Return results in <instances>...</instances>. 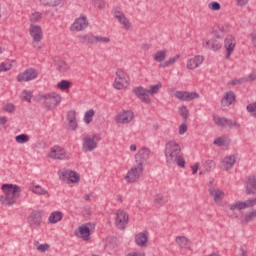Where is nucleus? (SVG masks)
I'll use <instances>...</instances> for the list:
<instances>
[{
  "label": "nucleus",
  "mask_w": 256,
  "mask_h": 256,
  "mask_svg": "<svg viewBox=\"0 0 256 256\" xmlns=\"http://www.w3.org/2000/svg\"><path fill=\"white\" fill-rule=\"evenodd\" d=\"M164 155L167 165H178L185 169V158L181 155V146L179 143L170 140L165 144Z\"/></svg>",
  "instance_id": "f257e3e1"
},
{
  "label": "nucleus",
  "mask_w": 256,
  "mask_h": 256,
  "mask_svg": "<svg viewBox=\"0 0 256 256\" xmlns=\"http://www.w3.org/2000/svg\"><path fill=\"white\" fill-rule=\"evenodd\" d=\"M1 189L4 193V195L0 196L1 205H5L6 207L15 205V203H17V199H19L21 187L14 184H3Z\"/></svg>",
  "instance_id": "f03ea898"
},
{
  "label": "nucleus",
  "mask_w": 256,
  "mask_h": 256,
  "mask_svg": "<svg viewBox=\"0 0 256 256\" xmlns=\"http://www.w3.org/2000/svg\"><path fill=\"white\" fill-rule=\"evenodd\" d=\"M163 87V84L161 82H158L155 85H150L148 88H144L143 86H138L133 89L134 95L138 97L142 103H145L146 105H151V97L150 95H157L159 93V90Z\"/></svg>",
  "instance_id": "7ed1b4c3"
},
{
  "label": "nucleus",
  "mask_w": 256,
  "mask_h": 256,
  "mask_svg": "<svg viewBox=\"0 0 256 256\" xmlns=\"http://www.w3.org/2000/svg\"><path fill=\"white\" fill-rule=\"evenodd\" d=\"M59 178L61 181L65 183H79L80 176L79 173L69 170V169H62L58 172Z\"/></svg>",
  "instance_id": "20e7f679"
},
{
  "label": "nucleus",
  "mask_w": 256,
  "mask_h": 256,
  "mask_svg": "<svg viewBox=\"0 0 256 256\" xmlns=\"http://www.w3.org/2000/svg\"><path fill=\"white\" fill-rule=\"evenodd\" d=\"M129 85V76H127V73L123 71V69H118L116 71V78L114 81V88L121 90L125 89Z\"/></svg>",
  "instance_id": "39448f33"
},
{
  "label": "nucleus",
  "mask_w": 256,
  "mask_h": 256,
  "mask_svg": "<svg viewBox=\"0 0 256 256\" xmlns=\"http://www.w3.org/2000/svg\"><path fill=\"white\" fill-rule=\"evenodd\" d=\"M42 99L44 100V104L47 109H55V107L61 103V95L56 92L44 94Z\"/></svg>",
  "instance_id": "423d86ee"
},
{
  "label": "nucleus",
  "mask_w": 256,
  "mask_h": 256,
  "mask_svg": "<svg viewBox=\"0 0 256 256\" xmlns=\"http://www.w3.org/2000/svg\"><path fill=\"white\" fill-rule=\"evenodd\" d=\"M141 175H143V166L137 164V166L132 167L127 174L125 175L124 179L127 183H135Z\"/></svg>",
  "instance_id": "0eeeda50"
},
{
  "label": "nucleus",
  "mask_w": 256,
  "mask_h": 256,
  "mask_svg": "<svg viewBox=\"0 0 256 256\" xmlns=\"http://www.w3.org/2000/svg\"><path fill=\"white\" fill-rule=\"evenodd\" d=\"M48 157H50V159L63 160V159H69V157H71V154L67 152V150L61 148V146H53L50 149Z\"/></svg>",
  "instance_id": "6e6552de"
},
{
  "label": "nucleus",
  "mask_w": 256,
  "mask_h": 256,
  "mask_svg": "<svg viewBox=\"0 0 256 256\" xmlns=\"http://www.w3.org/2000/svg\"><path fill=\"white\" fill-rule=\"evenodd\" d=\"M42 221H43V215L39 210L32 211L28 216V225L32 229H39V227H41Z\"/></svg>",
  "instance_id": "1a4fd4ad"
},
{
  "label": "nucleus",
  "mask_w": 256,
  "mask_h": 256,
  "mask_svg": "<svg viewBox=\"0 0 256 256\" xmlns=\"http://www.w3.org/2000/svg\"><path fill=\"white\" fill-rule=\"evenodd\" d=\"M113 15L120 23V25H122L123 29H125L126 31H129V29H131V22L125 17V13H123V10H121V8H114Z\"/></svg>",
  "instance_id": "9d476101"
},
{
  "label": "nucleus",
  "mask_w": 256,
  "mask_h": 256,
  "mask_svg": "<svg viewBox=\"0 0 256 256\" xmlns=\"http://www.w3.org/2000/svg\"><path fill=\"white\" fill-rule=\"evenodd\" d=\"M129 223V214L123 210H118L116 213L115 225L118 229H125Z\"/></svg>",
  "instance_id": "9b49d317"
},
{
  "label": "nucleus",
  "mask_w": 256,
  "mask_h": 256,
  "mask_svg": "<svg viewBox=\"0 0 256 256\" xmlns=\"http://www.w3.org/2000/svg\"><path fill=\"white\" fill-rule=\"evenodd\" d=\"M82 149L84 153H89L97 149V142H95V136L85 135L83 137Z\"/></svg>",
  "instance_id": "f8f14e48"
},
{
  "label": "nucleus",
  "mask_w": 256,
  "mask_h": 256,
  "mask_svg": "<svg viewBox=\"0 0 256 256\" xmlns=\"http://www.w3.org/2000/svg\"><path fill=\"white\" fill-rule=\"evenodd\" d=\"M227 207L226 213L230 219H237L239 217V213H237V211H242V209H244L241 201L228 204Z\"/></svg>",
  "instance_id": "ddd939ff"
},
{
  "label": "nucleus",
  "mask_w": 256,
  "mask_h": 256,
  "mask_svg": "<svg viewBox=\"0 0 256 256\" xmlns=\"http://www.w3.org/2000/svg\"><path fill=\"white\" fill-rule=\"evenodd\" d=\"M151 155V150L147 147H142L138 153L135 155V160L137 165L143 167V163H147L149 161V157Z\"/></svg>",
  "instance_id": "4468645a"
},
{
  "label": "nucleus",
  "mask_w": 256,
  "mask_h": 256,
  "mask_svg": "<svg viewBox=\"0 0 256 256\" xmlns=\"http://www.w3.org/2000/svg\"><path fill=\"white\" fill-rule=\"evenodd\" d=\"M37 75H39V73L37 72V70L30 68L25 70L23 73L18 74L17 79L19 81V83L21 82H27V81H33V79H37Z\"/></svg>",
  "instance_id": "2eb2a0df"
},
{
  "label": "nucleus",
  "mask_w": 256,
  "mask_h": 256,
  "mask_svg": "<svg viewBox=\"0 0 256 256\" xmlns=\"http://www.w3.org/2000/svg\"><path fill=\"white\" fill-rule=\"evenodd\" d=\"M134 117H135V114L133 113V111L125 110L123 112H120L115 117V121L116 123H122L123 125H126L127 123H131Z\"/></svg>",
  "instance_id": "dca6fc26"
},
{
  "label": "nucleus",
  "mask_w": 256,
  "mask_h": 256,
  "mask_svg": "<svg viewBox=\"0 0 256 256\" xmlns=\"http://www.w3.org/2000/svg\"><path fill=\"white\" fill-rule=\"evenodd\" d=\"M174 96L180 101H193V99H199V93L197 92L176 91Z\"/></svg>",
  "instance_id": "f3484780"
},
{
  "label": "nucleus",
  "mask_w": 256,
  "mask_h": 256,
  "mask_svg": "<svg viewBox=\"0 0 256 256\" xmlns=\"http://www.w3.org/2000/svg\"><path fill=\"white\" fill-rule=\"evenodd\" d=\"M91 227H93V224L91 223H86L80 226L78 237L83 239V241H89V239H91V234L93 233V231H91Z\"/></svg>",
  "instance_id": "a211bd4d"
},
{
  "label": "nucleus",
  "mask_w": 256,
  "mask_h": 256,
  "mask_svg": "<svg viewBox=\"0 0 256 256\" xmlns=\"http://www.w3.org/2000/svg\"><path fill=\"white\" fill-rule=\"evenodd\" d=\"M235 45H236L235 37L230 35L225 38V41H224V47L226 49L225 59H229L231 57V54L233 53V51H235Z\"/></svg>",
  "instance_id": "6ab92c4d"
},
{
  "label": "nucleus",
  "mask_w": 256,
  "mask_h": 256,
  "mask_svg": "<svg viewBox=\"0 0 256 256\" xmlns=\"http://www.w3.org/2000/svg\"><path fill=\"white\" fill-rule=\"evenodd\" d=\"M246 195H255L256 193V176H249L244 182Z\"/></svg>",
  "instance_id": "aec40b11"
},
{
  "label": "nucleus",
  "mask_w": 256,
  "mask_h": 256,
  "mask_svg": "<svg viewBox=\"0 0 256 256\" xmlns=\"http://www.w3.org/2000/svg\"><path fill=\"white\" fill-rule=\"evenodd\" d=\"M87 27H89V22L87 21V17L85 16H80L79 18H77L72 27L71 30L72 31H83V29H87Z\"/></svg>",
  "instance_id": "412c9836"
},
{
  "label": "nucleus",
  "mask_w": 256,
  "mask_h": 256,
  "mask_svg": "<svg viewBox=\"0 0 256 256\" xmlns=\"http://www.w3.org/2000/svg\"><path fill=\"white\" fill-rule=\"evenodd\" d=\"M30 35L33 38L35 43H41V39H43V30L39 25H30Z\"/></svg>",
  "instance_id": "4be33fe9"
},
{
  "label": "nucleus",
  "mask_w": 256,
  "mask_h": 256,
  "mask_svg": "<svg viewBox=\"0 0 256 256\" xmlns=\"http://www.w3.org/2000/svg\"><path fill=\"white\" fill-rule=\"evenodd\" d=\"M68 131H75L77 129V115L75 110H70L67 113Z\"/></svg>",
  "instance_id": "5701e85b"
},
{
  "label": "nucleus",
  "mask_w": 256,
  "mask_h": 256,
  "mask_svg": "<svg viewBox=\"0 0 256 256\" xmlns=\"http://www.w3.org/2000/svg\"><path fill=\"white\" fill-rule=\"evenodd\" d=\"M203 61H205V58H203V56H195L194 58H191L187 61V69H189L190 71H193L195 69H197V67H199V65L203 64Z\"/></svg>",
  "instance_id": "b1692460"
},
{
  "label": "nucleus",
  "mask_w": 256,
  "mask_h": 256,
  "mask_svg": "<svg viewBox=\"0 0 256 256\" xmlns=\"http://www.w3.org/2000/svg\"><path fill=\"white\" fill-rule=\"evenodd\" d=\"M209 194L210 197L214 199L215 203H219V201H222L223 197H225L223 190L215 187L209 188Z\"/></svg>",
  "instance_id": "393cba45"
},
{
  "label": "nucleus",
  "mask_w": 256,
  "mask_h": 256,
  "mask_svg": "<svg viewBox=\"0 0 256 256\" xmlns=\"http://www.w3.org/2000/svg\"><path fill=\"white\" fill-rule=\"evenodd\" d=\"M236 159H235V155H230L228 157H225L223 160H222V166H221V169L223 171H229V169H232L233 168V165H235L236 163Z\"/></svg>",
  "instance_id": "a878e982"
},
{
  "label": "nucleus",
  "mask_w": 256,
  "mask_h": 256,
  "mask_svg": "<svg viewBox=\"0 0 256 256\" xmlns=\"http://www.w3.org/2000/svg\"><path fill=\"white\" fill-rule=\"evenodd\" d=\"M147 235H149V232H140L135 235V243L138 247H145L147 245Z\"/></svg>",
  "instance_id": "bb28decb"
},
{
  "label": "nucleus",
  "mask_w": 256,
  "mask_h": 256,
  "mask_svg": "<svg viewBox=\"0 0 256 256\" xmlns=\"http://www.w3.org/2000/svg\"><path fill=\"white\" fill-rule=\"evenodd\" d=\"M233 101H235V92L229 91L226 92L221 100V105L223 107H229V105L233 104Z\"/></svg>",
  "instance_id": "cd10ccee"
},
{
  "label": "nucleus",
  "mask_w": 256,
  "mask_h": 256,
  "mask_svg": "<svg viewBox=\"0 0 256 256\" xmlns=\"http://www.w3.org/2000/svg\"><path fill=\"white\" fill-rule=\"evenodd\" d=\"M78 39L82 45H95V35L91 33L78 36Z\"/></svg>",
  "instance_id": "c85d7f7f"
},
{
  "label": "nucleus",
  "mask_w": 256,
  "mask_h": 256,
  "mask_svg": "<svg viewBox=\"0 0 256 256\" xmlns=\"http://www.w3.org/2000/svg\"><path fill=\"white\" fill-rule=\"evenodd\" d=\"M176 245L180 247V249H190L191 248V242H189V239L185 236H177L176 237Z\"/></svg>",
  "instance_id": "c756f323"
},
{
  "label": "nucleus",
  "mask_w": 256,
  "mask_h": 256,
  "mask_svg": "<svg viewBox=\"0 0 256 256\" xmlns=\"http://www.w3.org/2000/svg\"><path fill=\"white\" fill-rule=\"evenodd\" d=\"M213 143L218 147H229V145H231V138H229V136H220L216 138Z\"/></svg>",
  "instance_id": "7c9ffc66"
},
{
  "label": "nucleus",
  "mask_w": 256,
  "mask_h": 256,
  "mask_svg": "<svg viewBox=\"0 0 256 256\" xmlns=\"http://www.w3.org/2000/svg\"><path fill=\"white\" fill-rule=\"evenodd\" d=\"M63 219V212L61 211H55L52 212L48 218L49 223L55 224L59 223Z\"/></svg>",
  "instance_id": "2f4dec72"
},
{
  "label": "nucleus",
  "mask_w": 256,
  "mask_h": 256,
  "mask_svg": "<svg viewBox=\"0 0 256 256\" xmlns=\"http://www.w3.org/2000/svg\"><path fill=\"white\" fill-rule=\"evenodd\" d=\"M154 203L156 207H163L167 203V198L162 193H158L154 196Z\"/></svg>",
  "instance_id": "473e14b6"
},
{
  "label": "nucleus",
  "mask_w": 256,
  "mask_h": 256,
  "mask_svg": "<svg viewBox=\"0 0 256 256\" xmlns=\"http://www.w3.org/2000/svg\"><path fill=\"white\" fill-rule=\"evenodd\" d=\"M179 57H181V56L179 54H177L176 56L171 57L169 60H167L163 63H160L159 67L161 69H167V67H171V65H173L174 63H177V61L179 60Z\"/></svg>",
  "instance_id": "72a5a7b5"
},
{
  "label": "nucleus",
  "mask_w": 256,
  "mask_h": 256,
  "mask_svg": "<svg viewBox=\"0 0 256 256\" xmlns=\"http://www.w3.org/2000/svg\"><path fill=\"white\" fill-rule=\"evenodd\" d=\"M206 49H211V51H219L221 49V43L213 40H209L204 44Z\"/></svg>",
  "instance_id": "f704fd0d"
},
{
  "label": "nucleus",
  "mask_w": 256,
  "mask_h": 256,
  "mask_svg": "<svg viewBox=\"0 0 256 256\" xmlns=\"http://www.w3.org/2000/svg\"><path fill=\"white\" fill-rule=\"evenodd\" d=\"M56 67H57L59 73H67V71H69V69H71L69 64H67V62H65L63 60H59L56 64Z\"/></svg>",
  "instance_id": "c9c22d12"
},
{
  "label": "nucleus",
  "mask_w": 256,
  "mask_h": 256,
  "mask_svg": "<svg viewBox=\"0 0 256 256\" xmlns=\"http://www.w3.org/2000/svg\"><path fill=\"white\" fill-rule=\"evenodd\" d=\"M166 57H167V50H161L155 53L154 61H157V63H163Z\"/></svg>",
  "instance_id": "e433bc0d"
},
{
  "label": "nucleus",
  "mask_w": 256,
  "mask_h": 256,
  "mask_svg": "<svg viewBox=\"0 0 256 256\" xmlns=\"http://www.w3.org/2000/svg\"><path fill=\"white\" fill-rule=\"evenodd\" d=\"M30 191L36 195H47L49 193L45 188L41 187V185L31 187Z\"/></svg>",
  "instance_id": "4c0bfd02"
},
{
  "label": "nucleus",
  "mask_w": 256,
  "mask_h": 256,
  "mask_svg": "<svg viewBox=\"0 0 256 256\" xmlns=\"http://www.w3.org/2000/svg\"><path fill=\"white\" fill-rule=\"evenodd\" d=\"M95 116V110L93 109H89L84 113V123H86V125H89V123H91V121H93V117Z\"/></svg>",
  "instance_id": "58836bf2"
},
{
  "label": "nucleus",
  "mask_w": 256,
  "mask_h": 256,
  "mask_svg": "<svg viewBox=\"0 0 256 256\" xmlns=\"http://www.w3.org/2000/svg\"><path fill=\"white\" fill-rule=\"evenodd\" d=\"M42 5H49V7H57L65 0H39Z\"/></svg>",
  "instance_id": "ea45409f"
},
{
  "label": "nucleus",
  "mask_w": 256,
  "mask_h": 256,
  "mask_svg": "<svg viewBox=\"0 0 256 256\" xmlns=\"http://www.w3.org/2000/svg\"><path fill=\"white\" fill-rule=\"evenodd\" d=\"M256 218V210H253L250 213H247L244 215V218L241 220L242 225L250 223V221H253V219Z\"/></svg>",
  "instance_id": "a19ab883"
},
{
  "label": "nucleus",
  "mask_w": 256,
  "mask_h": 256,
  "mask_svg": "<svg viewBox=\"0 0 256 256\" xmlns=\"http://www.w3.org/2000/svg\"><path fill=\"white\" fill-rule=\"evenodd\" d=\"M217 164H215V161L213 160H206L203 163L204 170L207 171V173H211L215 169Z\"/></svg>",
  "instance_id": "79ce46f5"
},
{
  "label": "nucleus",
  "mask_w": 256,
  "mask_h": 256,
  "mask_svg": "<svg viewBox=\"0 0 256 256\" xmlns=\"http://www.w3.org/2000/svg\"><path fill=\"white\" fill-rule=\"evenodd\" d=\"M225 117H219L217 115H213V121L217 127H221L222 129H225Z\"/></svg>",
  "instance_id": "37998d69"
},
{
  "label": "nucleus",
  "mask_w": 256,
  "mask_h": 256,
  "mask_svg": "<svg viewBox=\"0 0 256 256\" xmlns=\"http://www.w3.org/2000/svg\"><path fill=\"white\" fill-rule=\"evenodd\" d=\"M57 87L61 91H67L71 87V82L69 80H62L57 84Z\"/></svg>",
  "instance_id": "c03bdc74"
},
{
  "label": "nucleus",
  "mask_w": 256,
  "mask_h": 256,
  "mask_svg": "<svg viewBox=\"0 0 256 256\" xmlns=\"http://www.w3.org/2000/svg\"><path fill=\"white\" fill-rule=\"evenodd\" d=\"M12 68H13V64H11V62L9 61L2 62L0 64V73L11 71Z\"/></svg>",
  "instance_id": "a18cd8bd"
},
{
  "label": "nucleus",
  "mask_w": 256,
  "mask_h": 256,
  "mask_svg": "<svg viewBox=\"0 0 256 256\" xmlns=\"http://www.w3.org/2000/svg\"><path fill=\"white\" fill-rule=\"evenodd\" d=\"M233 127H239L237 121H233L229 118H226L224 122V129H233Z\"/></svg>",
  "instance_id": "49530a36"
},
{
  "label": "nucleus",
  "mask_w": 256,
  "mask_h": 256,
  "mask_svg": "<svg viewBox=\"0 0 256 256\" xmlns=\"http://www.w3.org/2000/svg\"><path fill=\"white\" fill-rule=\"evenodd\" d=\"M249 82V79L247 77L239 78V79H233L231 80L228 85H243V83Z\"/></svg>",
  "instance_id": "de8ad7c7"
},
{
  "label": "nucleus",
  "mask_w": 256,
  "mask_h": 256,
  "mask_svg": "<svg viewBox=\"0 0 256 256\" xmlns=\"http://www.w3.org/2000/svg\"><path fill=\"white\" fill-rule=\"evenodd\" d=\"M43 15L40 12H35L30 15V21L32 23H39L41 21Z\"/></svg>",
  "instance_id": "09e8293b"
},
{
  "label": "nucleus",
  "mask_w": 256,
  "mask_h": 256,
  "mask_svg": "<svg viewBox=\"0 0 256 256\" xmlns=\"http://www.w3.org/2000/svg\"><path fill=\"white\" fill-rule=\"evenodd\" d=\"M16 143H28L29 136L27 134H20L15 137Z\"/></svg>",
  "instance_id": "8fccbe9b"
},
{
  "label": "nucleus",
  "mask_w": 256,
  "mask_h": 256,
  "mask_svg": "<svg viewBox=\"0 0 256 256\" xmlns=\"http://www.w3.org/2000/svg\"><path fill=\"white\" fill-rule=\"evenodd\" d=\"M256 205V198L248 199L242 202L243 209H247V207H255Z\"/></svg>",
  "instance_id": "3c124183"
},
{
  "label": "nucleus",
  "mask_w": 256,
  "mask_h": 256,
  "mask_svg": "<svg viewBox=\"0 0 256 256\" xmlns=\"http://www.w3.org/2000/svg\"><path fill=\"white\" fill-rule=\"evenodd\" d=\"M179 111L182 119L187 120L189 118V109H187V106H181Z\"/></svg>",
  "instance_id": "603ef678"
},
{
  "label": "nucleus",
  "mask_w": 256,
  "mask_h": 256,
  "mask_svg": "<svg viewBox=\"0 0 256 256\" xmlns=\"http://www.w3.org/2000/svg\"><path fill=\"white\" fill-rule=\"evenodd\" d=\"M95 43H111V39L109 37L94 36Z\"/></svg>",
  "instance_id": "864d4df0"
},
{
  "label": "nucleus",
  "mask_w": 256,
  "mask_h": 256,
  "mask_svg": "<svg viewBox=\"0 0 256 256\" xmlns=\"http://www.w3.org/2000/svg\"><path fill=\"white\" fill-rule=\"evenodd\" d=\"M208 9H210L211 11H220L221 10V4L219 2H210L208 4Z\"/></svg>",
  "instance_id": "5fc2aeb1"
},
{
  "label": "nucleus",
  "mask_w": 256,
  "mask_h": 256,
  "mask_svg": "<svg viewBox=\"0 0 256 256\" xmlns=\"http://www.w3.org/2000/svg\"><path fill=\"white\" fill-rule=\"evenodd\" d=\"M93 6L96 9H105V0H93Z\"/></svg>",
  "instance_id": "6e6d98bb"
},
{
  "label": "nucleus",
  "mask_w": 256,
  "mask_h": 256,
  "mask_svg": "<svg viewBox=\"0 0 256 256\" xmlns=\"http://www.w3.org/2000/svg\"><path fill=\"white\" fill-rule=\"evenodd\" d=\"M214 33L217 39H223L225 37V30L221 27L216 28Z\"/></svg>",
  "instance_id": "4d7b16f0"
},
{
  "label": "nucleus",
  "mask_w": 256,
  "mask_h": 256,
  "mask_svg": "<svg viewBox=\"0 0 256 256\" xmlns=\"http://www.w3.org/2000/svg\"><path fill=\"white\" fill-rule=\"evenodd\" d=\"M22 97L25 101H28V103H31V98L33 97V93L31 91L24 90L22 92Z\"/></svg>",
  "instance_id": "13d9d810"
},
{
  "label": "nucleus",
  "mask_w": 256,
  "mask_h": 256,
  "mask_svg": "<svg viewBox=\"0 0 256 256\" xmlns=\"http://www.w3.org/2000/svg\"><path fill=\"white\" fill-rule=\"evenodd\" d=\"M246 109L248 113H251L252 117H256V103L249 104Z\"/></svg>",
  "instance_id": "bf43d9fd"
},
{
  "label": "nucleus",
  "mask_w": 256,
  "mask_h": 256,
  "mask_svg": "<svg viewBox=\"0 0 256 256\" xmlns=\"http://www.w3.org/2000/svg\"><path fill=\"white\" fill-rule=\"evenodd\" d=\"M49 244H40L37 246V251L40 253H45V251H49Z\"/></svg>",
  "instance_id": "052dcab7"
},
{
  "label": "nucleus",
  "mask_w": 256,
  "mask_h": 256,
  "mask_svg": "<svg viewBox=\"0 0 256 256\" xmlns=\"http://www.w3.org/2000/svg\"><path fill=\"white\" fill-rule=\"evenodd\" d=\"M185 133H187V124L182 123L179 126V135H185Z\"/></svg>",
  "instance_id": "680f3d73"
},
{
  "label": "nucleus",
  "mask_w": 256,
  "mask_h": 256,
  "mask_svg": "<svg viewBox=\"0 0 256 256\" xmlns=\"http://www.w3.org/2000/svg\"><path fill=\"white\" fill-rule=\"evenodd\" d=\"M4 110L7 111L8 113H13V111H15V106L11 103L6 104L4 106Z\"/></svg>",
  "instance_id": "e2e57ef3"
},
{
  "label": "nucleus",
  "mask_w": 256,
  "mask_h": 256,
  "mask_svg": "<svg viewBox=\"0 0 256 256\" xmlns=\"http://www.w3.org/2000/svg\"><path fill=\"white\" fill-rule=\"evenodd\" d=\"M249 4V0H236L237 7H245Z\"/></svg>",
  "instance_id": "0e129e2a"
},
{
  "label": "nucleus",
  "mask_w": 256,
  "mask_h": 256,
  "mask_svg": "<svg viewBox=\"0 0 256 256\" xmlns=\"http://www.w3.org/2000/svg\"><path fill=\"white\" fill-rule=\"evenodd\" d=\"M192 175H196L197 171H199V163H196L194 166H191Z\"/></svg>",
  "instance_id": "69168bd1"
},
{
  "label": "nucleus",
  "mask_w": 256,
  "mask_h": 256,
  "mask_svg": "<svg viewBox=\"0 0 256 256\" xmlns=\"http://www.w3.org/2000/svg\"><path fill=\"white\" fill-rule=\"evenodd\" d=\"M248 81H256V72H252L248 76Z\"/></svg>",
  "instance_id": "338daca9"
},
{
  "label": "nucleus",
  "mask_w": 256,
  "mask_h": 256,
  "mask_svg": "<svg viewBox=\"0 0 256 256\" xmlns=\"http://www.w3.org/2000/svg\"><path fill=\"white\" fill-rule=\"evenodd\" d=\"M251 39L253 46L256 47V31L252 32Z\"/></svg>",
  "instance_id": "774afa93"
}]
</instances>
